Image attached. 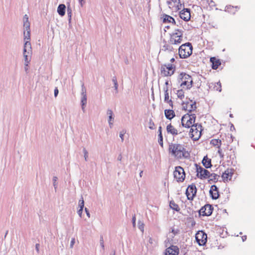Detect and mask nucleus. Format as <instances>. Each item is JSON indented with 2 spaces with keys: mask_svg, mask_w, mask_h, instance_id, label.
Wrapping results in <instances>:
<instances>
[{
  "mask_svg": "<svg viewBox=\"0 0 255 255\" xmlns=\"http://www.w3.org/2000/svg\"><path fill=\"white\" fill-rule=\"evenodd\" d=\"M79 206L80 207V209H83V208L84 207V201L82 197V199L80 200V201H79Z\"/></svg>",
  "mask_w": 255,
  "mask_h": 255,
  "instance_id": "nucleus-40",
  "label": "nucleus"
},
{
  "mask_svg": "<svg viewBox=\"0 0 255 255\" xmlns=\"http://www.w3.org/2000/svg\"><path fill=\"white\" fill-rule=\"evenodd\" d=\"M175 67L171 64H168L161 66V74L163 76H169L172 75L174 72Z\"/></svg>",
  "mask_w": 255,
  "mask_h": 255,
  "instance_id": "nucleus-10",
  "label": "nucleus"
},
{
  "mask_svg": "<svg viewBox=\"0 0 255 255\" xmlns=\"http://www.w3.org/2000/svg\"><path fill=\"white\" fill-rule=\"evenodd\" d=\"M85 0H78V1L80 5H81V6L83 5L84 3L85 2Z\"/></svg>",
  "mask_w": 255,
  "mask_h": 255,
  "instance_id": "nucleus-56",
  "label": "nucleus"
},
{
  "mask_svg": "<svg viewBox=\"0 0 255 255\" xmlns=\"http://www.w3.org/2000/svg\"><path fill=\"white\" fill-rule=\"evenodd\" d=\"M163 22L164 23L170 22L172 23H174V24H176L177 26L178 25V24H176L175 19L172 17L168 15H165L164 16Z\"/></svg>",
  "mask_w": 255,
  "mask_h": 255,
  "instance_id": "nucleus-23",
  "label": "nucleus"
},
{
  "mask_svg": "<svg viewBox=\"0 0 255 255\" xmlns=\"http://www.w3.org/2000/svg\"><path fill=\"white\" fill-rule=\"evenodd\" d=\"M169 94L168 92H166L165 91V93H164V102H166L167 101H168L169 99Z\"/></svg>",
  "mask_w": 255,
  "mask_h": 255,
  "instance_id": "nucleus-44",
  "label": "nucleus"
},
{
  "mask_svg": "<svg viewBox=\"0 0 255 255\" xmlns=\"http://www.w3.org/2000/svg\"><path fill=\"white\" fill-rule=\"evenodd\" d=\"M180 17L181 19L185 21H188L190 19V10L189 8H183L179 13Z\"/></svg>",
  "mask_w": 255,
  "mask_h": 255,
  "instance_id": "nucleus-16",
  "label": "nucleus"
},
{
  "mask_svg": "<svg viewBox=\"0 0 255 255\" xmlns=\"http://www.w3.org/2000/svg\"><path fill=\"white\" fill-rule=\"evenodd\" d=\"M211 143L214 146H218V147L219 148L221 144V140L220 139H214L211 140Z\"/></svg>",
  "mask_w": 255,
  "mask_h": 255,
  "instance_id": "nucleus-31",
  "label": "nucleus"
},
{
  "mask_svg": "<svg viewBox=\"0 0 255 255\" xmlns=\"http://www.w3.org/2000/svg\"><path fill=\"white\" fill-rule=\"evenodd\" d=\"M196 115L190 114L189 113H187L184 115L181 118V124L182 127L190 128L193 126V124H196L195 123L196 120Z\"/></svg>",
  "mask_w": 255,
  "mask_h": 255,
  "instance_id": "nucleus-3",
  "label": "nucleus"
},
{
  "mask_svg": "<svg viewBox=\"0 0 255 255\" xmlns=\"http://www.w3.org/2000/svg\"><path fill=\"white\" fill-rule=\"evenodd\" d=\"M81 95H87L86 89L83 83L82 85Z\"/></svg>",
  "mask_w": 255,
  "mask_h": 255,
  "instance_id": "nucleus-41",
  "label": "nucleus"
},
{
  "mask_svg": "<svg viewBox=\"0 0 255 255\" xmlns=\"http://www.w3.org/2000/svg\"><path fill=\"white\" fill-rule=\"evenodd\" d=\"M232 174V172L228 169L223 173L222 177L224 180H227L229 177H230V179H231Z\"/></svg>",
  "mask_w": 255,
  "mask_h": 255,
  "instance_id": "nucleus-26",
  "label": "nucleus"
},
{
  "mask_svg": "<svg viewBox=\"0 0 255 255\" xmlns=\"http://www.w3.org/2000/svg\"><path fill=\"white\" fill-rule=\"evenodd\" d=\"M170 207L176 211H179L180 209L179 206L174 201H171L169 203Z\"/></svg>",
  "mask_w": 255,
  "mask_h": 255,
  "instance_id": "nucleus-29",
  "label": "nucleus"
},
{
  "mask_svg": "<svg viewBox=\"0 0 255 255\" xmlns=\"http://www.w3.org/2000/svg\"><path fill=\"white\" fill-rule=\"evenodd\" d=\"M202 126L201 124L196 123L191 128L189 131V135L194 140H197L201 135Z\"/></svg>",
  "mask_w": 255,
  "mask_h": 255,
  "instance_id": "nucleus-6",
  "label": "nucleus"
},
{
  "mask_svg": "<svg viewBox=\"0 0 255 255\" xmlns=\"http://www.w3.org/2000/svg\"><path fill=\"white\" fill-rule=\"evenodd\" d=\"M178 82L181 87L186 86L187 89H190L193 84V80L191 76L185 73H181L178 76Z\"/></svg>",
  "mask_w": 255,
  "mask_h": 255,
  "instance_id": "nucleus-2",
  "label": "nucleus"
},
{
  "mask_svg": "<svg viewBox=\"0 0 255 255\" xmlns=\"http://www.w3.org/2000/svg\"><path fill=\"white\" fill-rule=\"evenodd\" d=\"M107 114L108 115V123L111 128L113 127L114 122V116L111 109H108Z\"/></svg>",
  "mask_w": 255,
  "mask_h": 255,
  "instance_id": "nucleus-20",
  "label": "nucleus"
},
{
  "mask_svg": "<svg viewBox=\"0 0 255 255\" xmlns=\"http://www.w3.org/2000/svg\"><path fill=\"white\" fill-rule=\"evenodd\" d=\"M82 98H81V106H82V110L84 112H85V107L86 105L87 104V95H81Z\"/></svg>",
  "mask_w": 255,
  "mask_h": 255,
  "instance_id": "nucleus-28",
  "label": "nucleus"
},
{
  "mask_svg": "<svg viewBox=\"0 0 255 255\" xmlns=\"http://www.w3.org/2000/svg\"><path fill=\"white\" fill-rule=\"evenodd\" d=\"M158 133L159 134L162 133L161 132V127H160L158 128Z\"/></svg>",
  "mask_w": 255,
  "mask_h": 255,
  "instance_id": "nucleus-62",
  "label": "nucleus"
},
{
  "mask_svg": "<svg viewBox=\"0 0 255 255\" xmlns=\"http://www.w3.org/2000/svg\"><path fill=\"white\" fill-rule=\"evenodd\" d=\"M117 159L118 160L121 161L122 159V154H120L118 156V158H117Z\"/></svg>",
  "mask_w": 255,
  "mask_h": 255,
  "instance_id": "nucleus-57",
  "label": "nucleus"
},
{
  "mask_svg": "<svg viewBox=\"0 0 255 255\" xmlns=\"http://www.w3.org/2000/svg\"><path fill=\"white\" fill-rule=\"evenodd\" d=\"M57 179H58V178L56 176H54L53 177V179H52L53 185L54 187L55 191H56V189H57V186H58V183L57 182Z\"/></svg>",
  "mask_w": 255,
  "mask_h": 255,
  "instance_id": "nucleus-33",
  "label": "nucleus"
},
{
  "mask_svg": "<svg viewBox=\"0 0 255 255\" xmlns=\"http://www.w3.org/2000/svg\"><path fill=\"white\" fill-rule=\"evenodd\" d=\"M75 243V239L72 238L71 241V242H70V248H72L73 247V246H74Z\"/></svg>",
  "mask_w": 255,
  "mask_h": 255,
  "instance_id": "nucleus-45",
  "label": "nucleus"
},
{
  "mask_svg": "<svg viewBox=\"0 0 255 255\" xmlns=\"http://www.w3.org/2000/svg\"><path fill=\"white\" fill-rule=\"evenodd\" d=\"M158 143L162 147L163 146V137L162 133L158 134Z\"/></svg>",
  "mask_w": 255,
  "mask_h": 255,
  "instance_id": "nucleus-37",
  "label": "nucleus"
},
{
  "mask_svg": "<svg viewBox=\"0 0 255 255\" xmlns=\"http://www.w3.org/2000/svg\"><path fill=\"white\" fill-rule=\"evenodd\" d=\"M135 221H136V218L135 216L134 215L132 218V223L133 227H135Z\"/></svg>",
  "mask_w": 255,
  "mask_h": 255,
  "instance_id": "nucleus-46",
  "label": "nucleus"
},
{
  "mask_svg": "<svg viewBox=\"0 0 255 255\" xmlns=\"http://www.w3.org/2000/svg\"><path fill=\"white\" fill-rule=\"evenodd\" d=\"M164 114L166 118L169 120H171L175 116V113L172 110H165Z\"/></svg>",
  "mask_w": 255,
  "mask_h": 255,
  "instance_id": "nucleus-22",
  "label": "nucleus"
},
{
  "mask_svg": "<svg viewBox=\"0 0 255 255\" xmlns=\"http://www.w3.org/2000/svg\"><path fill=\"white\" fill-rule=\"evenodd\" d=\"M218 152L219 153V155H220V157H221V158H223V156H224V154H223L222 150H220V149H219V150H218Z\"/></svg>",
  "mask_w": 255,
  "mask_h": 255,
  "instance_id": "nucleus-53",
  "label": "nucleus"
},
{
  "mask_svg": "<svg viewBox=\"0 0 255 255\" xmlns=\"http://www.w3.org/2000/svg\"><path fill=\"white\" fill-rule=\"evenodd\" d=\"M196 166V172H197V176L200 179H206L210 176V172L202 167L201 166L195 164Z\"/></svg>",
  "mask_w": 255,
  "mask_h": 255,
  "instance_id": "nucleus-11",
  "label": "nucleus"
},
{
  "mask_svg": "<svg viewBox=\"0 0 255 255\" xmlns=\"http://www.w3.org/2000/svg\"><path fill=\"white\" fill-rule=\"evenodd\" d=\"M195 238L199 245L203 246L207 242V235L203 231H199L196 234Z\"/></svg>",
  "mask_w": 255,
  "mask_h": 255,
  "instance_id": "nucleus-12",
  "label": "nucleus"
},
{
  "mask_svg": "<svg viewBox=\"0 0 255 255\" xmlns=\"http://www.w3.org/2000/svg\"><path fill=\"white\" fill-rule=\"evenodd\" d=\"M23 27L28 29L30 27V23L28 21V16L27 14H25L23 16Z\"/></svg>",
  "mask_w": 255,
  "mask_h": 255,
  "instance_id": "nucleus-27",
  "label": "nucleus"
},
{
  "mask_svg": "<svg viewBox=\"0 0 255 255\" xmlns=\"http://www.w3.org/2000/svg\"><path fill=\"white\" fill-rule=\"evenodd\" d=\"M148 242H149L150 244H152V243H153V242H152V238H150L149 239Z\"/></svg>",
  "mask_w": 255,
  "mask_h": 255,
  "instance_id": "nucleus-61",
  "label": "nucleus"
},
{
  "mask_svg": "<svg viewBox=\"0 0 255 255\" xmlns=\"http://www.w3.org/2000/svg\"><path fill=\"white\" fill-rule=\"evenodd\" d=\"M183 31L181 29H176L175 32L171 35L169 43L171 44H180L182 40Z\"/></svg>",
  "mask_w": 255,
  "mask_h": 255,
  "instance_id": "nucleus-7",
  "label": "nucleus"
},
{
  "mask_svg": "<svg viewBox=\"0 0 255 255\" xmlns=\"http://www.w3.org/2000/svg\"><path fill=\"white\" fill-rule=\"evenodd\" d=\"M178 248L176 246H171L166 249L165 255H178Z\"/></svg>",
  "mask_w": 255,
  "mask_h": 255,
  "instance_id": "nucleus-17",
  "label": "nucleus"
},
{
  "mask_svg": "<svg viewBox=\"0 0 255 255\" xmlns=\"http://www.w3.org/2000/svg\"><path fill=\"white\" fill-rule=\"evenodd\" d=\"M83 209H79L78 211H77V213L79 215V216L81 217H82V213H83Z\"/></svg>",
  "mask_w": 255,
  "mask_h": 255,
  "instance_id": "nucleus-50",
  "label": "nucleus"
},
{
  "mask_svg": "<svg viewBox=\"0 0 255 255\" xmlns=\"http://www.w3.org/2000/svg\"><path fill=\"white\" fill-rule=\"evenodd\" d=\"M175 61V59L174 58H172L171 59H170V62H173L174 61Z\"/></svg>",
  "mask_w": 255,
  "mask_h": 255,
  "instance_id": "nucleus-64",
  "label": "nucleus"
},
{
  "mask_svg": "<svg viewBox=\"0 0 255 255\" xmlns=\"http://www.w3.org/2000/svg\"><path fill=\"white\" fill-rule=\"evenodd\" d=\"M59 91L57 87H56L54 89V97H56L58 94Z\"/></svg>",
  "mask_w": 255,
  "mask_h": 255,
  "instance_id": "nucleus-48",
  "label": "nucleus"
},
{
  "mask_svg": "<svg viewBox=\"0 0 255 255\" xmlns=\"http://www.w3.org/2000/svg\"><path fill=\"white\" fill-rule=\"evenodd\" d=\"M23 56L24 58V70L26 72H27L28 70V64L30 61L31 56L32 53H28L27 52L23 53Z\"/></svg>",
  "mask_w": 255,
  "mask_h": 255,
  "instance_id": "nucleus-19",
  "label": "nucleus"
},
{
  "mask_svg": "<svg viewBox=\"0 0 255 255\" xmlns=\"http://www.w3.org/2000/svg\"><path fill=\"white\" fill-rule=\"evenodd\" d=\"M100 243L101 247L103 248V250H104V242L103 237H101L100 238Z\"/></svg>",
  "mask_w": 255,
  "mask_h": 255,
  "instance_id": "nucleus-43",
  "label": "nucleus"
},
{
  "mask_svg": "<svg viewBox=\"0 0 255 255\" xmlns=\"http://www.w3.org/2000/svg\"><path fill=\"white\" fill-rule=\"evenodd\" d=\"M138 228L142 232L144 231V224L141 222H138Z\"/></svg>",
  "mask_w": 255,
  "mask_h": 255,
  "instance_id": "nucleus-42",
  "label": "nucleus"
},
{
  "mask_svg": "<svg viewBox=\"0 0 255 255\" xmlns=\"http://www.w3.org/2000/svg\"><path fill=\"white\" fill-rule=\"evenodd\" d=\"M166 130L168 133L171 134L173 136L179 135L181 137H184L187 135V131H181L180 129L175 128L171 124L167 126Z\"/></svg>",
  "mask_w": 255,
  "mask_h": 255,
  "instance_id": "nucleus-8",
  "label": "nucleus"
},
{
  "mask_svg": "<svg viewBox=\"0 0 255 255\" xmlns=\"http://www.w3.org/2000/svg\"><path fill=\"white\" fill-rule=\"evenodd\" d=\"M169 150L178 159L188 158L190 156L189 153L186 150L183 144L171 143L169 145Z\"/></svg>",
  "mask_w": 255,
  "mask_h": 255,
  "instance_id": "nucleus-1",
  "label": "nucleus"
},
{
  "mask_svg": "<svg viewBox=\"0 0 255 255\" xmlns=\"http://www.w3.org/2000/svg\"><path fill=\"white\" fill-rule=\"evenodd\" d=\"M166 103L169 104L170 106H171V108H173V102L171 99H169L168 101H167Z\"/></svg>",
  "mask_w": 255,
  "mask_h": 255,
  "instance_id": "nucleus-49",
  "label": "nucleus"
},
{
  "mask_svg": "<svg viewBox=\"0 0 255 255\" xmlns=\"http://www.w3.org/2000/svg\"><path fill=\"white\" fill-rule=\"evenodd\" d=\"M124 134H125V133H123L122 132H121L120 133V137H121L122 142L124 141Z\"/></svg>",
  "mask_w": 255,
  "mask_h": 255,
  "instance_id": "nucleus-54",
  "label": "nucleus"
},
{
  "mask_svg": "<svg viewBox=\"0 0 255 255\" xmlns=\"http://www.w3.org/2000/svg\"><path fill=\"white\" fill-rule=\"evenodd\" d=\"M178 9H180L182 8V4L180 3V1H179V3L177 6Z\"/></svg>",
  "mask_w": 255,
  "mask_h": 255,
  "instance_id": "nucleus-58",
  "label": "nucleus"
},
{
  "mask_svg": "<svg viewBox=\"0 0 255 255\" xmlns=\"http://www.w3.org/2000/svg\"><path fill=\"white\" fill-rule=\"evenodd\" d=\"M148 124H149V128L150 129H153L154 128L155 125H154L153 122L152 121V120L151 119L149 120Z\"/></svg>",
  "mask_w": 255,
  "mask_h": 255,
  "instance_id": "nucleus-39",
  "label": "nucleus"
},
{
  "mask_svg": "<svg viewBox=\"0 0 255 255\" xmlns=\"http://www.w3.org/2000/svg\"><path fill=\"white\" fill-rule=\"evenodd\" d=\"M163 90H164V93H165V91H166V92H168V88L167 87H164L163 88Z\"/></svg>",
  "mask_w": 255,
  "mask_h": 255,
  "instance_id": "nucleus-60",
  "label": "nucleus"
},
{
  "mask_svg": "<svg viewBox=\"0 0 255 255\" xmlns=\"http://www.w3.org/2000/svg\"><path fill=\"white\" fill-rule=\"evenodd\" d=\"M183 109L185 111H188L190 113L192 111H195L197 107L195 102H192L190 101V102H183L182 103Z\"/></svg>",
  "mask_w": 255,
  "mask_h": 255,
  "instance_id": "nucleus-15",
  "label": "nucleus"
},
{
  "mask_svg": "<svg viewBox=\"0 0 255 255\" xmlns=\"http://www.w3.org/2000/svg\"><path fill=\"white\" fill-rule=\"evenodd\" d=\"M197 188L194 184L189 185L186 189V195L187 199L189 200H192L196 196Z\"/></svg>",
  "mask_w": 255,
  "mask_h": 255,
  "instance_id": "nucleus-13",
  "label": "nucleus"
},
{
  "mask_svg": "<svg viewBox=\"0 0 255 255\" xmlns=\"http://www.w3.org/2000/svg\"><path fill=\"white\" fill-rule=\"evenodd\" d=\"M65 9H66V6H65V4H60L58 6L57 12L60 16H63L65 14Z\"/></svg>",
  "mask_w": 255,
  "mask_h": 255,
  "instance_id": "nucleus-24",
  "label": "nucleus"
},
{
  "mask_svg": "<svg viewBox=\"0 0 255 255\" xmlns=\"http://www.w3.org/2000/svg\"><path fill=\"white\" fill-rule=\"evenodd\" d=\"M210 61L212 63V68L213 69H217L221 65V62L219 59H217L215 57H211Z\"/></svg>",
  "mask_w": 255,
  "mask_h": 255,
  "instance_id": "nucleus-21",
  "label": "nucleus"
},
{
  "mask_svg": "<svg viewBox=\"0 0 255 255\" xmlns=\"http://www.w3.org/2000/svg\"><path fill=\"white\" fill-rule=\"evenodd\" d=\"M213 207L211 205L206 204L199 210V214L203 216H209L213 212Z\"/></svg>",
  "mask_w": 255,
  "mask_h": 255,
  "instance_id": "nucleus-14",
  "label": "nucleus"
},
{
  "mask_svg": "<svg viewBox=\"0 0 255 255\" xmlns=\"http://www.w3.org/2000/svg\"><path fill=\"white\" fill-rule=\"evenodd\" d=\"M192 53V46L190 43L182 44L179 48V55L181 58H186Z\"/></svg>",
  "mask_w": 255,
  "mask_h": 255,
  "instance_id": "nucleus-4",
  "label": "nucleus"
},
{
  "mask_svg": "<svg viewBox=\"0 0 255 255\" xmlns=\"http://www.w3.org/2000/svg\"><path fill=\"white\" fill-rule=\"evenodd\" d=\"M112 81L114 84H115V83H118L117 78L115 76L113 77Z\"/></svg>",
  "mask_w": 255,
  "mask_h": 255,
  "instance_id": "nucleus-52",
  "label": "nucleus"
},
{
  "mask_svg": "<svg viewBox=\"0 0 255 255\" xmlns=\"http://www.w3.org/2000/svg\"><path fill=\"white\" fill-rule=\"evenodd\" d=\"M24 44L23 46V53H32L31 45L30 42V29L29 28H24Z\"/></svg>",
  "mask_w": 255,
  "mask_h": 255,
  "instance_id": "nucleus-5",
  "label": "nucleus"
},
{
  "mask_svg": "<svg viewBox=\"0 0 255 255\" xmlns=\"http://www.w3.org/2000/svg\"><path fill=\"white\" fill-rule=\"evenodd\" d=\"M114 85V89L116 90V93H118V83H115Z\"/></svg>",
  "mask_w": 255,
  "mask_h": 255,
  "instance_id": "nucleus-51",
  "label": "nucleus"
},
{
  "mask_svg": "<svg viewBox=\"0 0 255 255\" xmlns=\"http://www.w3.org/2000/svg\"><path fill=\"white\" fill-rule=\"evenodd\" d=\"M67 15L68 17L69 23L71 22V16H72V9L71 8L68 7L67 8Z\"/></svg>",
  "mask_w": 255,
  "mask_h": 255,
  "instance_id": "nucleus-34",
  "label": "nucleus"
},
{
  "mask_svg": "<svg viewBox=\"0 0 255 255\" xmlns=\"http://www.w3.org/2000/svg\"><path fill=\"white\" fill-rule=\"evenodd\" d=\"M39 247H40L39 244H36L35 245V250L37 253H39Z\"/></svg>",
  "mask_w": 255,
  "mask_h": 255,
  "instance_id": "nucleus-47",
  "label": "nucleus"
},
{
  "mask_svg": "<svg viewBox=\"0 0 255 255\" xmlns=\"http://www.w3.org/2000/svg\"><path fill=\"white\" fill-rule=\"evenodd\" d=\"M85 212H86V214H87V216H88V217H90V213H89V212L88 210L87 209V208H85Z\"/></svg>",
  "mask_w": 255,
  "mask_h": 255,
  "instance_id": "nucleus-55",
  "label": "nucleus"
},
{
  "mask_svg": "<svg viewBox=\"0 0 255 255\" xmlns=\"http://www.w3.org/2000/svg\"><path fill=\"white\" fill-rule=\"evenodd\" d=\"M174 177L178 182H183L185 177L184 170L181 166H177L173 172Z\"/></svg>",
  "mask_w": 255,
  "mask_h": 255,
  "instance_id": "nucleus-9",
  "label": "nucleus"
},
{
  "mask_svg": "<svg viewBox=\"0 0 255 255\" xmlns=\"http://www.w3.org/2000/svg\"><path fill=\"white\" fill-rule=\"evenodd\" d=\"M219 177H220L219 175H218L217 174H215L214 173H210L209 177H211L210 180L214 182H216L218 180V178Z\"/></svg>",
  "mask_w": 255,
  "mask_h": 255,
  "instance_id": "nucleus-30",
  "label": "nucleus"
},
{
  "mask_svg": "<svg viewBox=\"0 0 255 255\" xmlns=\"http://www.w3.org/2000/svg\"><path fill=\"white\" fill-rule=\"evenodd\" d=\"M242 239L243 241L244 242L247 239V236H243L242 237Z\"/></svg>",
  "mask_w": 255,
  "mask_h": 255,
  "instance_id": "nucleus-59",
  "label": "nucleus"
},
{
  "mask_svg": "<svg viewBox=\"0 0 255 255\" xmlns=\"http://www.w3.org/2000/svg\"><path fill=\"white\" fill-rule=\"evenodd\" d=\"M209 193L213 199H217L219 197L218 189L215 185L211 186Z\"/></svg>",
  "mask_w": 255,
  "mask_h": 255,
  "instance_id": "nucleus-18",
  "label": "nucleus"
},
{
  "mask_svg": "<svg viewBox=\"0 0 255 255\" xmlns=\"http://www.w3.org/2000/svg\"><path fill=\"white\" fill-rule=\"evenodd\" d=\"M163 48L164 50H168L169 51H172L173 50L172 46L169 44H165Z\"/></svg>",
  "mask_w": 255,
  "mask_h": 255,
  "instance_id": "nucleus-36",
  "label": "nucleus"
},
{
  "mask_svg": "<svg viewBox=\"0 0 255 255\" xmlns=\"http://www.w3.org/2000/svg\"><path fill=\"white\" fill-rule=\"evenodd\" d=\"M202 163L205 168H208L211 167V160L209 159L207 156H204L202 160Z\"/></svg>",
  "mask_w": 255,
  "mask_h": 255,
  "instance_id": "nucleus-25",
  "label": "nucleus"
},
{
  "mask_svg": "<svg viewBox=\"0 0 255 255\" xmlns=\"http://www.w3.org/2000/svg\"><path fill=\"white\" fill-rule=\"evenodd\" d=\"M83 153H84V158H85V161H87L88 160V151L85 148H84L83 149Z\"/></svg>",
  "mask_w": 255,
  "mask_h": 255,
  "instance_id": "nucleus-38",
  "label": "nucleus"
},
{
  "mask_svg": "<svg viewBox=\"0 0 255 255\" xmlns=\"http://www.w3.org/2000/svg\"><path fill=\"white\" fill-rule=\"evenodd\" d=\"M177 95L178 98L182 99L184 97V92L182 90H179L177 91Z\"/></svg>",
  "mask_w": 255,
  "mask_h": 255,
  "instance_id": "nucleus-35",
  "label": "nucleus"
},
{
  "mask_svg": "<svg viewBox=\"0 0 255 255\" xmlns=\"http://www.w3.org/2000/svg\"><path fill=\"white\" fill-rule=\"evenodd\" d=\"M214 89L216 91L221 92L222 90L221 84L220 82L216 83L214 87Z\"/></svg>",
  "mask_w": 255,
  "mask_h": 255,
  "instance_id": "nucleus-32",
  "label": "nucleus"
},
{
  "mask_svg": "<svg viewBox=\"0 0 255 255\" xmlns=\"http://www.w3.org/2000/svg\"><path fill=\"white\" fill-rule=\"evenodd\" d=\"M172 232L174 235H176V234L177 233V231H176V232H175V231H174V230H173V229H172Z\"/></svg>",
  "mask_w": 255,
  "mask_h": 255,
  "instance_id": "nucleus-63",
  "label": "nucleus"
}]
</instances>
